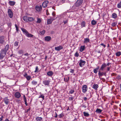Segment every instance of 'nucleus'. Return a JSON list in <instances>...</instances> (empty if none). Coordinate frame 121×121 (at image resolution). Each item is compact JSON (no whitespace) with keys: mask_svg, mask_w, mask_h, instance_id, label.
Here are the masks:
<instances>
[{"mask_svg":"<svg viewBox=\"0 0 121 121\" xmlns=\"http://www.w3.org/2000/svg\"><path fill=\"white\" fill-rule=\"evenodd\" d=\"M82 2L83 0H78L72 7V8L74 9L79 8L81 6Z\"/></svg>","mask_w":121,"mask_h":121,"instance_id":"nucleus-1","label":"nucleus"},{"mask_svg":"<svg viewBox=\"0 0 121 121\" xmlns=\"http://www.w3.org/2000/svg\"><path fill=\"white\" fill-rule=\"evenodd\" d=\"M21 29L24 33V34H25L27 37H29L34 38V36L31 34H29L28 31L25 29L22 28Z\"/></svg>","mask_w":121,"mask_h":121,"instance_id":"nucleus-2","label":"nucleus"},{"mask_svg":"<svg viewBox=\"0 0 121 121\" xmlns=\"http://www.w3.org/2000/svg\"><path fill=\"white\" fill-rule=\"evenodd\" d=\"M7 52L4 51V49H2L0 52V59H2L5 56Z\"/></svg>","mask_w":121,"mask_h":121,"instance_id":"nucleus-3","label":"nucleus"},{"mask_svg":"<svg viewBox=\"0 0 121 121\" xmlns=\"http://www.w3.org/2000/svg\"><path fill=\"white\" fill-rule=\"evenodd\" d=\"M50 17V18L47 20V22L48 24H51L52 21L55 19L54 17Z\"/></svg>","mask_w":121,"mask_h":121,"instance_id":"nucleus-4","label":"nucleus"},{"mask_svg":"<svg viewBox=\"0 0 121 121\" xmlns=\"http://www.w3.org/2000/svg\"><path fill=\"white\" fill-rule=\"evenodd\" d=\"M85 63L86 61H85L82 60H80L79 63V65L80 67H82L85 65Z\"/></svg>","mask_w":121,"mask_h":121,"instance_id":"nucleus-5","label":"nucleus"},{"mask_svg":"<svg viewBox=\"0 0 121 121\" xmlns=\"http://www.w3.org/2000/svg\"><path fill=\"white\" fill-rule=\"evenodd\" d=\"M8 15L9 17L12 18L13 17V13L11 10L10 9H9L8 10Z\"/></svg>","mask_w":121,"mask_h":121,"instance_id":"nucleus-6","label":"nucleus"},{"mask_svg":"<svg viewBox=\"0 0 121 121\" xmlns=\"http://www.w3.org/2000/svg\"><path fill=\"white\" fill-rule=\"evenodd\" d=\"M87 87L86 85H83L82 87V91L83 93H86L87 90Z\"/></svg>","mask_w":121,"mask_h":121,"instance_id":"nucleus-7","label":"nucleus"},{"mask_svg":"<svg viewBox=\"0 0 121 121\" xmlns=\"http://www.w3.org/2000/svg\"><path fill=\"white\" fill-rule=\"evenodd\" d=\"M50 81V80H45L43 81V82L45 85L48 86L49 85Z\"/></svg>","mask_w":121,"mask_h":121,"instance_id":"nucleus-8","label":"nucleus"},{"mask_svg":"<svg viewBox=\"0 0 121 121\" xmlns=\"http://www.w3.org/2000/svg\"><path fill=\"white\" fill-rule=\"evenodd\" d=\"M98 74L99 78H100V77H102L103 75L106 76V73L105 72H101L100 71H99Z\"/></svg>","mask_w":121,"mask_h":121,"instance_id":"nucleus-9","label":"nucleus"},{"mask_svg":"<svg viewBox=\"0 0 121 121\" xmlns=\"http://www.w3.org/2000/svg\"><path fill=\"white\" fill-rule=\"evenodd\" d=\"M24 76L28 80H29L31 78V77L30 76H28L27 74L25 73L24 74Z\"/></svg>","mask_w":121,"mask_h":121,"instance_id":"nucleus-10","label":"nucleus"},{"mask_svg":"<svg viewBox=\"0 0 121 121\" xmlns=\"http://www.w3.org/2000/svg\"><path fill=\"white\" fill-rule=\"evenodd\" d=\"M36 10L38 11L39 12L41 11L42 9V7L41 5L39 6H36L35 7Z\"/></svg>","mask_w":121,"mask_h":121,"instance_id":"nucleus-11","label":"nucleus"},{"mask_svg":"<svg viewBox=\"0 0 121 121\" xmlns=\"http://www.w3.org/2000/svg\"><path fill=\"white\" fill-rule=\"evenodd\" d=\"M48 3V1H46L44 2L42 4V6L43 8L46 7L47 5V4Z\"/></svg>","mask_w":121,"mask_h":121,"instance_id":"nucleus-12","label":"nucleus"},{"mask_svg":"<svg viewBox=\"0 0 121 121\" xmlns=\"http://www.w3.org/2000/svg\"><path fill=\"white\" fill-rule=\"evenodd\" d=\"M63 47L62 46H60L57 47H56L55 48V50L57 51H59L63 49Z\"/></svg>","mask_w":121,"mask_h":121,"instance_id":"nucleus-13","label":"nucleus"},{"mask_svg":"<svg viewBox=\"0 0 121 121\" xmlns=\"http://www.w3.org/2000/svg\"><path fill=\"white\" fill-rule=\"evenodd\" d=\"M14 95L15 97L19 98L21 97V95L19 92H17Z\"/></svg>","mask_w":121,"mask_h":121,"instance_id":"nucleus-14","label":"nucleus"},{"mask_svg":"<svg viewBox=\"0 0 121 121\" xmlns=\"http://www.w3.org/2000/svg\"><path fill=\"white\" fill-rule=\"evenodd\" d=\"M106 66V65L105 63H104L102 65L100 69V70L103 71L104 69V68Z\"/></svg>","mask_w":121,"mask_h":121,"instance_id":"nucleus-15","label":"nucleus"},{"mask_svg":"<svg viewBox=\"0 0 121 121\" xmlns=\"http://www.w3.org/2000/svg\"><path fill=\"white\" fill-rule=\"evenodd\" d=\"M4 101L5 104L7 105L8 104L9 102V99L7 97L5 98H4Z\"/></svg>","mask_w":121,"mask_h":121,"instance_id":"nucleus-16","label":"nucleus"},{"mask_svg":"<svg viewBox=\"0 0 121 121\" xmlns=\"http://www.w3.org/2000/svg\"><path fill=\"white\" fill-rule=\"evenodd\" d=\"M51 37L49 36H47L45 37V40L48 41H49L51 39Z\"/></svg>","mask_w":121,"mask_h":121,"instance_id":"nucleus-17","label":"nucleus"},{"mask_svg":"<svg viewBox=\"0 0 121 121\" xmlns=\"http://www.w3.org/2000/svg\"><path fill=\"white\" fill-rule=\"evenodd\" d=\"M23 20L25 22H27L29 21L28 17L26 16H24L23 17Z\"/></svg>","mask_w":121,"mask_h":121,"instance_id":"nucleus-18","label":"nucleus"},{"mask_svg":"<svg viewBox=\"0 0 121 121\" xmlns=\"http://www.w3.org/2000/svg\"><path fill=\"white\" fill-rule=\"evenodd\" d=\"M68 21V20L67 17L64 18L63 22L64 24H65L67 23Z\"/></svg>","mask_w":121,"mask_h":121,"instance_id":"nucleus-19","label":"nucleus"},{"mask_svg":"<svg viewBox=\"0 0 121 121\" xmlns=\"http://www.w3.org/2000/svg\"><path fill=\"white\" fill-rule=\"evenodd\" d=\"M4 39L3 37H0V43H3L4 42Z\"/></svg>","mask_w":121,"mask_h":121,"instance_id":"nucleus-20","label":"nucleus"},{"mask_svg":"<svg viewBox=\"0 0 121 121\" xmlns=\"http://www.w3.org/2000/svg\"><path fill=\"white\" fill-rule=\"evenodd\" d=\"M90 40L88 38H86L84 39V43H87L90 42Z\"/></svg>","mask_w":121,"mask_h":121,"instance_id":"nucleus-21","label":"nucleus"},{"mask_svg":"<svg viewBox=\"0 0 121 121\" xmlns=\"http://www.w3.org/2000/svg\"><path fill=\"white\" fill-rule=\"evenodd\" d=\"M53 74V72L52 71H50L49 72H48L47 73V75L50 76H52V75Z\"/></svg>","mask_w":121,"mask_h":121,"instance_id":"nucleus-22","label":"nucleus"},{"mask_svg":"<svg viewBox=\"0 0 121 121\" xmlns=\"http://www.w3.org/2000/svg\"><path fill=\"white\" fill-rule=\"evenodd\" d=\"M9 4L11 6H13L14 5L15 3L14 1H10L9 2Z\"/></svg>","mask_w":121,"mask_h":121,"instance_id":"nucleus-23","label":"nucleus"},{"mask_svg":"<svg viewBox=\"0 0 121 121\" xmlns=\"http://www.w3.org/2000/svg\"><path fill=\"white\" fill-rule=\"evenodd\" d=\"M9 45L8 44H7L5 46V48L3 49H4V51L7 52L9 49Z\"/></svg>","mask_w":121,"mask_h":121,"instance_id":"nucleus-24","label":"nucleus"},{"mask_svg":"<svg viewBox=\"0 0 121 121\" xmlns=\"http://www.w3.org/2000/svg\"><path fill=\"white\" fill-rule=\"evenodd\" d=\"M85 48V46H81L80 48V49H79L80 51L81 52H82L84 50Z\"/></svg>","mask_w":121,"mask_h":121,"instance_id":"nucleus-25","label":"nucleus"},{"mask_svg":"<svg viewBox=\"0 0 121 121\" xmlns=\"http://www.w3.org/2000/svg\"><path fill=\"white\" fill-rule=\"evenodd\" d=\"M98 87V85L97 84H94L93 86V88L95 90L97 89Z\"/></svg>","mask_w":121,"mask_h":121,"instance_id":"nucleus-26","label":"nucleus"},{"mask_svg":"<svg viewBox=\"0 0 121 121\" xmlns=\"http://www.w3.org/2000/svg\"><path fill=\"white\" fill-rule=\"evenodd\" d=\"M42 118L41 117H37L36 118V120L37 121H41Z\"/></svg>","mask_w":121,"mask_h":121,"instance_id":"nucleus-27","label":"nucleus"},{"mask_svg":"<svg viewBox=\"0 0 121 121\" xmlns=\"http://www.w3.org/2000/svg\"><path fill=\"white\" fill-rule=\"evenodd\" d=\"M102 110L99 108H97L95 111V112L97 113H100L102 112Z\"/></svg>","mask_w":121,"mask_h":121,"instance_id":"nucleus-28","label":"nucleus"},{"mask_svg":"<svg viewBox=\"0 0 121 121\" xmlns=\"http://www.w3.org/2000/svg\"><path fill=\"white\" fill-rule=\"evenodd\" d=\"M84 116L85 117H88L89 115V114L87 112H84L83 113Z\"/></svg>","mask_w":121,"mask_h":121,"instance_id":"nucleus-29","label":"nucleus"},{"mask_svg":"<svg viewBox=\"0 0 121 121\" xmlns=\"http://www.w3.org/2000/svg\"><path fill=\"white\" fill-rule=\"evenodd\" d=\"M117 56H119L121 55V52L120 51L117 52L116 54Z\"/></svg>","mask_w":121,"mask_h":121,"instance_id":"nucleus-30","label":"nucleus"},{"mask_svg":"<svg viewBox=\"0 0 121 121\" xmlns=\"http://www.w3.org/2000/svg\"><path fill=\"white\" fill-rule=\"evenodd\" d=\"M64 116V114L62 113L58 115V117L60 118H62Z\"/></svg>","mask_w":121,"mask_h":121,"instance_id":"nucleus-31","label":"nucleus"},{"mask_svg":"<svg viewBox=\"0 0 121 121\" xmlns=\"http://www.w3.org/2000/svg\"><path fill=\"white\" fill-rule=\"evenodd\" d=\"M31 83L32 85H36L37 84V83L36 81H33Z\"/></svg>","mask_w":121,"mask_h":121,"instance_id":"nucleus-32","label":"nucleus"},{"mask_svg":"<svg viewBox=\"0 0 121 121\" xmlns=\"http://www.w3.org/2000/svg\"><path fill=\"white\" fill-rule=\"evenodd\" d=\"M97 22L94 20H92L91 22V23L92 25H94L96 24Z\"/></svg>","mask_w":121,"mask_h":121,"instance_id":"nucleus-33","label":"nucleus"},{"mask_svg":"<svg viewBox=\"0 0 121 121\" xmlns=\"http://www.w3.org/2000/svg\"><path fill=\"white\" fill-rule=\"evenodd\" d=\"M28 21L31 22L34 20V18L32 17H28Z\"/></svg>","mask_w":121,"mask_h":121,"instance_id":"nucleus-34","label":"nucleus"},{"mask_svg":"<svg viewBox=\"0 0 121 121\" xmlns=\"http://www.w3.org/2000/svg\"><path fill=\"white\" fill-rule=\"evenodd\" d=\"M117 17V15L115 13H113L112 15V17L114 18H116Z\"/></svg>","mask_w":121,"mask_h":121,"instance_id":"nucleus-35","label":"nucleus"},{"mask_svg":"<svg viewBox=\"0 0 121 121\" xmlns=\"http://www.w3.org/2000/svg\"><path fill=\"white\" fill-rule=\"evenodd\" d=\"M37 21L36 22L37 23H40L41 22V20L40 18H37Z\"/></svg>","mask_w":121,"mask_h":121,"instance_id":"nucleus-36","label":"nucleus"},{"mask_svg":"<svg viewBox=\"0 0 121 121\" xmlns=\"http://www.w3.org/2000/svg\"><path fill=\"white\" fill-rule=\"evenodd\" d=\"M85 22L84 21H83L81 23V25L82 27L85 26Z\"/></svg>","mask_w":121,"mask_h":121,"instance_id":"nucleus-37","label":"nucleus"},{"mask_svg":"<svg viewBox=\"0 0 121 121\" xmlns=\"http://www.w3.org/2000/svg\"><path fill=\"white\" fill-rule=\"evenodd\" d=\"M69 79V77H68L67 78H64V80L65 82H67L68 81Z\"/></svg>","mask_w":121,"mask_h":121,"instance_id":"nucleus-38","label":"nucleus"},{"mask_svg":"<svg viewBox=\"0 0 121 121\" xmlns=\"http://www.w3.org/2000/svg\"><path fill=\"white\" fill-rule=\"evenodd\" d=\"M117 7L118 8H121V1L120 3L117 5Z\"/></svg>","mask_w":121,"mask_h":121,"instance_id":"nucleus-39","label":"nucleus"},{"mask_svg":"<svg viewBox=\"0 0 121 121\" xmlns=\"http://www.w3.org/2000/svg\"><path fill=\"white\" fill-rule=\"evenodd\" d=\"M74 92V90L73 89L71 90L69 92V93L72 94Z\"/></svg>","mask_w":121,"mask_h":121,"instance_id":"nucleus-40","label":"nucleus"},{"mask_svg":"<svg viewBox=\"0 0 121 121\" xmlns=\"http://www.w3.org/2000/svg\"><path fill=\"white\" fill-rule=\"evenodd\" d=\"M98 70L97 69L95 68L94 69L93 71L95 73H97Z\"/></svg>","mask_w":121,"mask_h":121,"instance_id":"nucleus-41","label":"nucleus"},{"mask_svg":"<svg viewBox=\"0 0 121 121\" xmlns=\"http://www.w3.org/2000/svg\"><path fill=\"white\" fill-rule=\"evenodd\" d=\"M44 96L43 94L41 95L39 97V98H42L43 100L44 99Z\"/></svg>","mask_w":121,"mask_h":121,"instance_id":"nucleus-42","label":"nucleus"},{"mask_svg":"<svg viewBox=\"0 0 121 121\" xmlns=\"http://www.w3.org/2000/svg\"><path fill=\"white\" fill-rule=\"evenodd\" d=\"M74 55L76 57H78L79 56V54L77 52L75 53Z\"/></svg>","mask_w":121,"mask_h":121,"instance_id":"nucleus-43","label":"nucleus"},{"mask_svg":"<svg viewBox=\"0 0 121 121\" xmlns=\"http://www.w3.org/2000/svg\"><path fill=\"white\" fill-rule=\"evenodd\" d=\"M18 42H17L16 41L14 43V45L16 47L17 46H18Z\"/></svg>","mask_w":121,"mask_h":121,"instance_id":"nucleus-44","label":"nucleus"},{"mask_svg":"<svg viewBox=\"0 0 121 121\" xmlns=\"http://www.w3.org/2000/svg\"><path fill=\"white\" fill-rule=\"evenodd\" d=\"M15 26L16 28V31H18V28L17 25L16 24H15Z\"/></svg>","mask_w":121,"mask_h":121,"instance_id":"nucleus-45","label":"nucleus"},{"mask_svg":"<svg viewBox=\"0 0 121 121\" xmlns=\"http://www.w3.org/2000/svg\"><path fill=\"white\" fill-rule=\"evenodd\" d=\"M23 52V51L22 50H20L18 51V53L20 54H22Z\"/></svg>","mask_w":121,"mask_h":121,"instance_id":"nucleus-46","label":"nucleus"},{"mask_svg":"<svg viewBox=\"0 0 121 121\" xmlns=\"http://www.w3.org/2000/svg\"><path fill=\"white\" fill-rule=\"evenodd\" d=\"M117 25V23L116 22H113L112 23V26H115L116 25Z\"/></svg>","mask_w":121,"mask_h":121,"instance_id":"nucleus-47","label":"nucleus"},{"mask_svg":"<svg viewBox=\"0 0 121 121\" xmlns=\"http://www.w3.org/2000/svg\"><path fill=\"white\" fill-rule=\"evenodd\" d=\"M23 98H24V101L25 102H26L27 101L26 98L25 96V95H23Z\"/></svg>","mask_w":121,"mask_h":121,"instance_id":"nucleus-48","label":"nucleus"},{"mask_svg":"<svg viewBox=\"0 0 121 121\" xmlns=\"http://www.w3.org/2000/svg\"><path fill=\"white\" fill-rule=\"evenodd\" d=\"M41 35H43L45 33V31L44 30H43L41 31L40 32Z\"/></svg>","mask_w":121,"mask_h":121,"instance_id":"nucleus-49","label":"nucleus"},{"mask_svg":"<svg viewBox=\"0 0 121 121\" xmlns=\"http://www.w3.org/2000/svg\"><path fill=\"white\" fill-rule=\"evenodd\" d=\"M38 67L37 66L36 67V68H35V72H36L38 71Z\"/></svg>","mask_w":121,"mask_h":121,"instance_id":"nucleus-50","label":"nucleus"},{"mask_svg":"<svg viewBox=\"0 0 121 121\" xmlns=\"http://www.w3.org/2000/svg\"><path fill=\"white\" fill-rule=\"evenodd\" d=\"M31 108L30 107L29 109H28L26 111V113H28L29 112H30V110Z\"/></svg>","mask_w":121,"mask_h":121,"instance_id":"nucleus-51","label":"nucleus"},{"mask_svg":"<svg viewBox=\"0 0 121 121\" xmlns=\"http://www.w3.org/2000/svg\"><path fill=\"white\" fill-rule=\"evenodd\" d=\"M73 99V97H69V100H72Z\"/></svg>","mask_w":121,"mask_h":121,"instance_id":"nucleus-52","label":"nucleus"},{"mask_svg":"<svg viewBox=\"0 0 121 121\" xmlns=\"http://www.w3.org/2000/svg\"><path fill=\"white\" fill-rule=\"evenodd\" d=\"M100 45L102 46H103L104 48H105L106 47V45L105 44H104L103 43H101L100 44Z\"/></svg>","mask_w":121,"mask_h":121,"instance_id":"nucleus-53","label":"nucleus"},{"mask_svg":"<svg viewBox=\"0 0 121 121\" xmlns=\"http://www.w3.org/2000/svg\"><path fill=\"white\" fill-rule=\"evenodd\" d=\"M70 72L72 73H73L74 72V71L73 69H70Z\"/></svg>","mask_w":121,"mask_h":121,"instance_id":"nucleus-54","label":"nucleus"},{"mask_svg":"<svg viewBox=\"0 0 121 121\" xmlns=\"http://www.w3.org/2000/svg\"><path fill=\"white\" fill-rule=\"evenodd\" d=\"M55 113L56 115L55 116V118H57V117L58 115L56 112H55Z\"/></svg>","mask_w":121,"mask_h":121,"instance_id":"nucleus-55","label":"nucleus"},{"mask_svg":"<svg viewBox=\"0 0 121 121\" xmlns=\"http://www.w3.org/2000/svg\"><path fill=\"white\" fill-rule=\"evenodd\" d=\"M84 100L85 101H86L87 99V98L86 97H84L83 98Z\"/></svg>","mask_w":121,"mask_h":121,"instance_id":"nucleus-56","label":"nucleus"},{"mask_svg":"<svg viewBox=\"0 0 121 121\" xmlns=\"http://www.w3.org/2000/svg\"><path fill=\"white\" fill-rule=\"evenodd\" d=\"M52 14L53 17H54V16H55V14L54 12H53L52 13Z\"/></svg>","mask_w":121,"mask_h":121,"instance_id":"nucleus-57","label":"nucleus"},{"mask_svg":"<svg viewBox=\"0 0 121 121\" xmlns=\"http://www.w3.org/2000/svg\"><path fill=\"white\" fill-rule=\"evenodd\" d=\"M24 55L25 56H28L29 55L27 53H25L24 54Z\"/></svg>","mask_w":121,"mask_h":121,"instance_id":"nucleus-58","label":"nucleus"},{"mask_svg":"<svg viewBox=\"0 0 121 121\" xmlns=\"http://www.w3.org/2000/svg\"><path fill=\"white\" fill-rule=\"evenodd\" d=\"M3 117V116H1V117L0 118V121H1L2 120Z\"/></svg>","mask_w":121,"mask_h":121,"instance_id":"nucleus-59","label":"nucleus"},{"mask_svg":"<svg viewBox=\"0 0 121 121\" xmlns=\"http://www.w3.org/2000/svg\"><path fill=\"white\" fill-rule=\"evenodd\" d=\"M111 64V63L109 62H108L107 64L106 65V66H109V65Z\"/></svg>","mask_w":121,"mask_h":121,"instance_id":"nucleus-60","label":"nucleus"},{"mask_svg":"<svg viewBox=\"0 0 121 121\" xmlns=\"http://www.w3.org/2000/svg\"><path fill=\"white\" fill-rule=\"evenodd\" d=\"M110 69V68L109 67H108L107 68V70L108 71H109V70Z\"/></svg>","mask_w":121,"mask_h":121,"instance_id":"nucleus-61","label":"nucleus"},{"mask_svg":"<svg viewBox=\"0 0 121 121\" xmlns=\"http://www.w3.org/2000/svg\"><path fill=\"white\" fill-rule=\"evenodd\" d=\"M99 78L100 79L102 80V81H103L104 80H105L104 78H101V77H100V78Z\"/></svg>","mask_w":121,"mask_h":121,"instance_id":"nucleus-62","label":"nucleus"},{"mask_svg":"<svg viewBox=\"0 0 121 121\" xmlns=\"http://www.w3.org/2000/svg\"><path fill=\"white\" fill-rule=\"evenodd\" d=\"M5 121H9L8 119L6 118L5 119Z\"/></svg>","mask_w":121,"mask_h":121,"instance_id":"nucleus-63","label":"nucleus"},{"mask_svg":"<svg viewBox=\"0 0 121 121\" xmlns=\"http://www.w3.org/2000/svg\"><path fill=\"white\" fill-rule=\"evenodd\" d=\"M25 102V104H26V105L27 106L28 105V104H27V102L26 101V102Z\"/></svg>","mask_w":121,"mask_h":121,"instance_id":"nucleus-64","label":"nucleus"}]
</instances>
